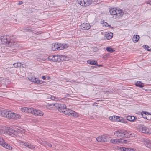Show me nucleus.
I'll use <instances>...</instances> for the list:
<instances>
[{
	"label": "nucleus",
	"mask_w": 151,
	"mask_h": 151,
	"mask_svg": "<svg viewBox=\"0 0 151 151\" xmlns=\"http://www.w3.org/2000/svg\"><path fill=\"white\" fill-rule=\"evenodd\" d=\"M114 135L120 137L129 138L131 134L125 130H119L114 132Z\"/></svg>",
	"instance_id": "f257e3e1"
},
{
	"label": "nucleus",
	"mask_w": 151,
	"mask_h": 151,
	"mask_svg": "<svg viewBox=\"0 0 151 151\" xmlns=\"http://www.w3.org/2000/svg\"><path fill=\"white\" fill-rule=\"evenodd\" d=\"M52 105L55 106L56 108V109H58V111L61 113H62V111L65 110V109L66 108V105L63 103H55L54 104H50L49 106H52Z\"/></svg>",
	"instance_id": "f03ea898"
},
{
	"label": "nucleus",
	"mask_w": 151,
	"mask_h": 151,
	"mask_svg": "<svg viewBox=\"0 0 151 151\" xmlns=\"http://www.w3.org/2000/svg\"><path fill=\"white\" fill-rule=\"evenodd\" d=\"M109 119L110 120L114 121L120 122L124 123H127V121L126 119H123L122 117L116 116H110Z\"/></svg>",
	"instance_id": "7ed1b4c3"
},
{
	"label": "nucleus",
	"mask_w": 151,
	"mask_h": 151,
	"mask_svg": "<svg viewBox=\"0 0 151 151\" xmlns=\"http://www.w3.org/2000/svg\"><path fill=\"white\" fill-rule=\"evenodd\" d=\"M18 131L14 130L12 128H9L6 129L4 132L6 134L12 137L14 135L17 136L18 132Z\"/></svg>",
	"instance_id": "20e7f679"
},
{
	"label": "nucleus",
	"mask_w": 151,
	"mask_h": 151,
	"mask_svg": "<svg viewBox=\"0 0 151 151\" xmlns=\"http://www.w3.org/2000/svg\"><path fill=\"white\" fill-rule=\"evenodd\" d=\"M8 37H9V35L1 37V40L2 43L3 44H6L7 43L8 45H12V43L10 41V39L8 38Z\"/></svg>",
	"instance_id": "39448f33"
},
{
	"label": "nucleus",
	"mask_w": 151,
	"mask_h": 151,
	"mask_svg": "<svg viewBox=\"0 0 151 151\" xmlns=\"http://www.w3.org/2000/svg\"><path fill=\"white\" fill-rule=\"evenodd\" d=\"M78 3L81 6L86 7L88 6L92 2V0H77Z\"/></svg>",
	"instance_id": "423d86ee"
},
{
	"label": "nucleus",
	"mask_w": 151,
	"mask_h": 151,
	"mask_svg": "<svg viewBox=\"0 0 151 151\" xmlns=\"http://www.w3.org/2000/svg\"><path fill=\"white\" fill-rule=\"evenodd\" d=\"M7 118L14 119H19L20 117L19 115L15 114L14 113H12L11 111H9L8 113H7Z\"/></svg>",
	"instance_id": "0eeeda50"
},
{
	"label": "nucleus",
	"mask_w": 151,
	"mask_h": 151,
	"mask_svg": "<svg viewBox=\"0 0 151 151\" xmlns=\"http://www.w3.org/2000/svg\"><path fill=\"white\" fill-rule=\"evenodd\" d=\"M28 78L30 81L34 82L35 83H36L37 84L41 83V81L40 80H39L38 78L35 77H33L32 76H29ZM41 82L42 83L43 82L42 81H41Z\"/></svg>",
	"instance_id": "6e6552de"
},
{
	"label": "nucleus",
	"mask_w": 151,
	"mask_h": 151,
	"mask_svg": "<svg viewBox=\"0 0 151 151\" xmlns=\"http://www.w3.org/2000/svg\"><path fill=\"white\" fill-rule=\"evenodd\" d=\"M108 137L105 135H103L97 137L96 139L98 142H106L107 141Z\"/></svg>",
	"instance_id": "1a4fd4ad"
},
{
	"label": "nucleus",
	"mask_w": 151,
	"mask_h": 151,
	"mask_svg": "<svg viewBox=\"0 0 151 151\" xmlns=\"http://www.w3.org/2000/svg\"><path fill=\"white\" fill-rule=\"evenodd\" d=\"M21 145H24V146L30 148H34L35 147L31 144H29L28 142H22L21 143Z\"/></svg>",
	"instance_id": "9d476101"
},
{
	"label": "nucleus",
	"mask_w": 151,
	"mask_h": 151,
	"mask_svg": "<svg viewBox=\"0 0 151 151\" xmlns=\"http://www.w3.org/2000/svg\"><path fill=\"white\" fill-rule=\"evenodd\" d=\"M113 35V33L111 32H106L104 35L105 40H108L111 39Z\"/></svg>",
	"instance_id": "9b49d317"
},
{
	"label": "nucleus",
	"mask_w": 151,
	"mask_h": 151,
	"mask_svg": "<svg viewBox=\"0 0 151 151\" xmlns=\"http://www.w3.org/2000/svg\"><path fill=\"white\" fill-rule=\"evenodd\" d=\"M33 114L35 115L42 116L43 115V113L39 110L34 109Z\"/></svg>",
	"instance_id": "f8f14e48"
},
{
	"label": "nucleus",
	"mask_w": 151,
	"mask_h": 151,
	"mask_svg": "<svg viewBox=\"0 0 151 151\" xmlns=\"http://www.w3.org/2000/svg\"><path fill=\"white\" fill-rule=\"evenodd\" d=\"M90 26L89 23H85L82 24L81 28L83 30H88L90 28Z\"/></svg>",
	"instance_id": "ddd939ff"
},
{
	"label": "nucleus",
	"mask_w": 151,
	"mask_h": 151,
	"mask_svg": "<svg viewBox=\"0 0 151 151\" xmlns=\"http://www.w3.org/2000/svg\"><path fill=\"white\" fill-rule=\"evenodd\" d=\"M144 144L147 147L151 149V140L145 139Z\"/></svg>",
	"instance_id": "4468645a"
},
{
	"label": "nucleus",
	"mask_w": 151,
	"mask_h": 151,
	"mask_svg": "<svg viewBox=\"0 0 151 151\" xmlns=\"http://www.w3.org/2000/svg\"><path fill=\"white\" fill-rule=\"evenodd\" d=\"M65 110L63 111H62V113H64V114H65V115H68L70 116V114H71V113L72 112L73 113V111L71 110L67 109V108H66V109H65Z\"/></svg>",
	"instance_id": "2eb2a0df"
},
{
	"label": "nucleus",
	"mask_w": 151,
	"mask_h": 151,
	"mask_svg": "<svg viewBox=\"0 0 151 151\" xmlns=\"http://www.w3.org/2000/svg\"><path fill=\"white\" fill-rule=\"evenodd\" d=\"M127 119L130 122H133L134 120L136 121H139V120L137 119V118H135V117L133 116H127Z\"/></svg>",
	"instance_id": "dca6fc26"
},
{
	"label": "nucleus",
	"mask_w": 151,
	"mask_h": 151,
	"mask_svg": "<svg viewBox=\"0 0 151 151\" xmlns=\"http://www.w3.org/2000/svg\"><path fill=\"white\" fill-rule=\"evenodd\" d=\"M116 12H117V14L116 16H117V18L120 17L122 16L124 13L120 9H116Z\"/></svg>",
	"instance_id": "f3484780"
},
{
	"label": "nucleus",
	"mask_w": 151,
	"mask_h": 151,
	"mask_svg": "<svg viewBox=\"0 0 151 151\" xmlns=\"http://www.w3.org/2000/svg\"><path fill=\"white\" fill-rule=\"evenodd\" d=\"M9 111L5 110H0V116L7 118Z\"/></svg>",
	"instance_id": "a211bd4d"
},
{
	"label": "nucleus",
	"mask_w": 151,
	"mask_h": 151,
	"mask_svg": "<svg viewBox=\"0 0 151 151\" xmlns=\"http://www.w3.org/2000/svg\"><path fill=\"white\" fill-rule=\"evenodd\" d=\"M142 133H145L146 134H149L150 133L149 129L145 127H142Z\"/></svg>",
	"instance_id": "6ab92c4d"
},
{
	"label": "nucleus",
	"mask_w": 151,
	"mask_h": 151,
	"mask_svg": "<svg viewBox=\"0 0 151 151\" xmlns=\"http://www.w3.org/2000/svg\"><path fill=\"white\" fill-rule=\"evenodd\" d=\"M116 8H112L110 9L109 10V12L112 15H116L117 14L116 12Z\"/></svg>",
	"instance_id": "aec40b11"
},
{
	"label": "nucleus",
	"mask_w": 151,
	"mask_h": 151,
	"mask_svg": "<svg viewBox=\"0 0 151 151\" xmlns=\"http://www.w3.org/2000/svg\"><path fill=\"white\" fill-rule=\"evenodd\" d=\"M87 63H88L91 65H98L97 61L92 60H88L87 61Z\"/></svg>",
	"instance_id": "412c9836"
},
{
	"label": "nucleus",
	"mask_w": 151,
	"mask_h": 151,
	"mask_svg": "<svg viewBox=\"0 0 151 151\" xmlns=\"http://www.w3.org/2000/svg\"><path fill=\"white\" fill-rule=\"evenodd\" d=\"M6 69L8 70H7V71L11 74L14 73V72L15 71L14 68L13 66L10 68L8 67V68Z\"/></svg>",
	"instance_id": "4be33fe9"
},
{
	"label": "nucleus",
	"mask_w": 151,
	"mask_h": 151,
	"mask_svg": "<svg viewBox=\"0 0 151 151\" xmlns=\"http://www.w3.org/2000/svg\"><path fill=\"white\" fill-rule=\"evenodd\" d=\"M59 48H60V47L57 44H54V45H52V50L53 51L58 50Z\"/></svg>",
	"instance_id": "5701e85b"
},
{
	"label": "nucleus",
	"mask_w": 151,
	"mask_h": 151,
	"mask_svg": "<svg viewBox=\"0 0 151 151\" xmlns=\"http://www.w3.org/2000/svg\"><path fill=\"white\" fill-rule=\"evenodd\" d=\"M127 141L126 140H123V139H116V143H126V142Z\"/></svg>",
	"instance_id": "b1692460"
},
{
	"label": "nucleus",
	"mask_w": 151,
	"mask_h": 151,
	"mask_svg": "<svg viewBox=\"0 0 151 151\" xmlns=\"http://www.w3.org/2000/svg\"><path fill=\"white\" fill-rule=\"evenodd\" d=\"M136 86L140 88H142L144 86V84L141 82L137 81L135 83Z\"/></svg>",
	"instance_id": "393cba45"
},
{
	"label": "nucleus",
	"mask_w": 151,
	"mask_h": 151,
	"mask_svg": "<svg viewBox=\"0 0 151 151\" xmlns=\"http://www.w3.org/2000/svg\"><path fill=\"white\" fill-rule=\"evenodd\" d=\"M57 56L58 57V60L57 62H60L61 61H63L64 60V56L62 55H57Z\"/></svg>",
	"instance_id": "a878e982"
},
{
	"label": "nucleus",
	"mask_w": 151,
	"mask_h": 151,
	"mask_svg": "<svg viewBox=\"0 0 151 151\" xmlns=\"http://www.w3.org/2000/svg\"><path fill=\"white\" fill-rule=\"evenodd\" d=\"M148 114V112H145L144 111H142L141 113V114L142 117L145 119H146L147 120L148 119L147 117V116L146 115Z\"/></svg>",
	"instance_id": "bb28decb"
},
{
	"label": "nucleus",
	"mask_w": 151,
	"mask_h": 151,
	"mask_svg": "<svg viewBox=\"0 0 151 151\" xmlns=\"http://www.w3.org/2000/svg\"><path fill=\"white\" fill-rule=\"evenodd\" d=\"M139 38V36L138 35H136L133 38V40L134 42H137Z\"/></svg>",
	"instance_id": "cd10ccee"
},
{
	"label": "nucleus",
	"mask_w": 151,
	"mask_h": 151,
	"mask_svg": "<svg viewBox=\"0 0 151 151\" xmlns=\"http://www.w3.org/2000/svg\"><path fill=\"white\" fill-rule=\"evenodd\" d=\"M27 113H30L33 114L34 109V108H32L29 107H27Z\"/></svg>",
	"instance_id": "c85d7f7f"
},
{
	"label": "nucleus",
	"mask_w": 151,
	"mask_h": 151,
	"mask_svg": "<svg viewBox=\"0 0 151 151\" xmlns=\"http://www.w3.org/2000/svg\"><path fill=\"white\" fill-rule=\"evenodd\" d=\"M13 66L15 68L21 67L22 64L20 63H17L13 64Z\"/></svg>",
	"instance_id": "c756f323"
},
{
	"label": "nucleus",
	"mask_w": 151,
	"mask_h": 151,
	"mask_svg": "<svg viewBox=\"0 0 151 151\" xmlns=\"http://www.w3.org/2000/svg\"><path fill=\"white\" fill-rule=\"evenodd\" d=\"M106 50L107 51L110 52L111 53H112L115 51L114 50L110 47H107L106 48Z\"/></svg>",
	"instance_id": "7c9ffc66"
},
{
	"label": "nucleus",
	"mask_w": 151,
	"mask_h": 151,
	"mask_svg": "<svg viewBox=\"0 0 151 151\" xmlns=\"http://www.w3.org/2000/svg\"><path fill=\"white\" fill-rule=\"evenodd\" d=\"M71 114H70V116H73L74 117H76L78 116V114L75 112V111H73V113L72 112L71 113Z\"/></svg>",
	"instance_id": "2f4dec72"
},
{
	"label": "nucleus",
	"mask_w": 151,
	"mask_h": 151,
	"mask_svg": "<svg viewBox=\"0 0 151 151\" xmlns=\"http://www.w3.org/2000/svg\"><path fill=\"white\" fill-rule=\"evenodd\" d=\"M4 147L5 148L10 150L12 149V147H11L9 145L7 144L6 142L5 145V146H4Z\"/></svg>",
	"instance_id": "473e14b6"
},
{
	"label": "nucleus",
	"mask_w": 151,
	"mask_h": 151,
	"mask_svg": "<svg viewBox=\"0 0 151 151\" xmlns=\"http://www.w3.org/2000/svg\"><path fill=\"white\" fill-rule=\"evenodd\" d=\"M6 142L4 141L3 139H1V140L0 141V145L4 147Z\"/></svg>",
	"instance_id": "72a5a7b5"
},
{
	"label": "nucleus",
	"mask_w": 151,
	"mask_h": 151,
	"mask_svg": "<svg viewBox=\"0 0 151 151\" xmlns=\"http://www.w3.org/2000/svg\"><path fill=\"white\" fill-rule=\"evenodd\" d=\"M52 59V61L54 62H57L58 60V57L57 56V55H53Z\"/></svg>",
	"instance_id": "f704fd0d"
},
{
	"label": "nucleus",
	"mask_w": 151,
	"mask_h": 151,
	"mask_svg": "<svg viewBox=\"0 0 151 151\" xmlns=\"http://www.w3.org/2000/svg\"><path fill=\"white\" fill-rule=\"evenodd\" d=\"M27 107H24V108H21V110L22 112H24L27 113Z\"/></svg>",
	"instance_id": "c9c22d12"
},
{
	"label": "nucleus",
	"mask_w": 151,
	"mask_h": 151,
	"mask_svg": "<svg viewBox=\"0 0 151 151\" xmlns=\"http://www.w3.org/2000/svg\"><path fill=\"white\" fill-rule=\"evenodd\" d=\"M144 47L145 49L147 50V51H150V50H151V49H149V46L146 45H145L144 46Z\"/></svg>",
	"instance_id": "e433bc0d"
},
{
	"label": "nucleus",
	"mask_w": 151,
	"mask_h": 151,
	"mask_svg": "<svg viewBox=\"0 0 151 151\" xmlns=\"http://www.w3.org/2000/svg\"><path fill=\"white\" fill-rule=\"evenodd\" d=\"M46 146H47L49 147H52V145L48 142H46L45 143Z\"/></svg>",
	"instance_id": "4c0bfd02"
},
{
	"label": "nucleus",
	"mask_w": 151,
	"mask_h": 151,
	"mask_svg": "<svg viewBox=\"0 0 151 151\" xmlns=\"http://www.w3.org/2000/svg\"><path fill=\"white\" fill-rule=\"evenodd\" d=\"M110 142L113 143H116V139H111L110 140Z\"/></svg>",
	"instance_id": "58836bf2"
},
{
	"label": "nucleus",
	"mask_w": 151,
	"mask_h": 151,
	"mask_svg": "<svg viewBox=\"0 0 151 151\" xmlns=\"http://www.w3.org/2000/svg\"><path fill=\"white\" fill-rule=\"evenodd\" d=\"M53 55H51V56H49L48 57V60H52V59L53 58Z\"/></svg>",
	"instance_id": "ea45409f"
},
{
	"label": "nucleus",
	"mask_w": 151,
	"mask_h": 151,
	"mask_svg": "<svg viewBox=\"0 0 151 151\" xmlns=\"http://www.w3.org/2000/svg\"><path fill=\"white\" fill-rule=\"evenodd\" d=\"M133 149H131L129 148H126V151H131Z\"/></svg>",
	"instance_id": "a19ab883"
},
{
	"label": "nucleus",
	"mask_w": 151,
	"mask_h": 151,
	"mask_svg": "<svg viewBox=\"0 0 151 151\" xmlns=\"http://www.w3.org/2000/svg\"><path fill=\"white\" fill-rule=\"evenodd\" d=\"M51 99L53 100H55V99H57V98H56L55 96H52L51 97Z\"/></svg>",
	"instance_id": "79ce46f5"
},
{
	"label": "nucleus",
	"mask_w": 151,
	"mask_h": 151,
	"mask_svg": "<svg viewBox=\"0 0 151 151\" xmlns=\"http://www.w3.org/2000/svg\"><path fill=\"white\" fill-rule=\"evenodd\" d=\"M117 148H118V150H120L121 151H122V150H124V148L123 147H118Z\"/></svg>",
	"instance_id": "37998d69"
},
{
	"label": "nucleus",
	"mask_w": 151,
	"mask_h": 151,
	"mask_svg": "<svg viewBox=\"0 0 151 151\" xmlns=\"http://www.w3.org/2000/svg\"><path fill=\"white\" fill-rule=\"evenodd\" d=\"M148 117H150V118L148 119L147 120H151V115H148Z\"/></svg>",
	"instance_id": "c03bdc74"
},
{
	"label": "nucleus",
	"mask_w": 151,
	"mask_h": 151,
	"mask_svg": "<svg viewBox=\"0 0 151 151\" xmlns=\"http://www.w3.org/2000/svg\"><path fill=\"white\" fill-rule=\"evenodd\" d=\"M147 4H149L150 5H151V0H150V1H149V2H147Z\"/></svg>",
	"instance_id": "a18cd8bd"
},
{
	"label": "nucleus",
	"mask_w": 151,
	"mask_h": 151,
	"mask_svg": "<svg viewBox=\"0 0 151 151\" xmlns=\"http://www.w3.org/2000/svg\"><path fill=\"white\" fill-rule=\"evenodd\" d=\"M23 3V2L22 1H19V5L22 4Z\"/></svg>",
	"instance_id": "49530a36"
},
{
	"label": "nucleus",
	"mask_w": 151,
	"mask_h": 151,
	"mask_svg": "<svg viewBox=\"0 0 151 151\" xmlns=\"http://www.w3.org/2000/svg\"><path fill=\"white\" fill-rule=\"evenodd\" d=\"M42 79H43V80H45V79H46V77H45V76H43L42 77Z\"/></svg>",
	"instance_id": "de8ad7c7"
},
{
	"label": "nucleus",
	"mask_w": 151,
	"mask_h": 151,
	"mask_svg": "<svg viewBox=\"0 0 151 151\" xmlns=\"http://www.w3.org/2000/svg\"><path fill=\"white\" fill-rule=\"evenodd\" d=\"M24 65V64H22V66H21V67H20V68H24V67L23 66V65Z\"/></svg>",
	"instance_id": "09e8293b"
},
{
	"label": "nucleus",
	"mask_w": 151,
	"mask_h": 151,
	"mask_svg": "<svg viewBox=\"0 0 151 151\" xmlns=\"http://www.w3.org/2000/svg\"><path fill=\"white\" fill-rule=\"evenodd\" d=\"M147 117L148 118H150V117H148V115H151V114H149V113H148V114H147Z\"/></svg>",
	"instance_id": "8fccbe9b"
},
{
	"label": "nucleus",
	"mask_w": 151,
	"mask_h": 151,
	"mask_svg": "<svg viewBox=\"0 0 151 151\" xmlns=\"http://www.w3.org/2000/svg\"><path fill=\"white\" fill-rule=\"evenodd\" d=\"M123 148H124V150H122V151H126V148H125V147H123Z\"/></svg>",
	"instance_id": "3c124183"
},
{
	"label": "nucleus",
	"mask_w": 151,
	"mask_h": 151,
	"mask_svg": "<svg viewBox=\"0 0 151 151\" xmlns=\"http://www.w3.org/2000/svg\"><path fill=\"white\" fill-rule=\"evenodd\" d=\"M102 66H103V65H98V66L99 67H100Z\"/></svg>",
	"instance_id": "603ef678"
},
{
	"label": "nucleus",
	"mask_w": 151,
	"mask_h": 151,
	"mask_svg": "<svg viewBox=\"0 0 151 151\" xmlns=\"http://www.w3.org/2000/svg\"><path fill=\"white\" fill-rule=\"evenodd\" d=\"M1 139H3L0 136V141L1 140Z\"/></svg>",
	"instance_id": "864d4df0"
},
{
	"label": "nucleus",
	"mask_w": 151,
	"mask_h": 151,
	"mask_svg": "<svg viewBox=\"0 0 151 151\" xmlns=\"http://www.w3.org/2000/svg\"><path fill=\"white\" fill-rule=\"evenodd\" d=\"M108 27H111V26L109 25H108Z\"/></svg>",
	"instance_id": "5fc2aeb1"
},
{
	"label": "nucleus",
	"mask_w": 151,
	"mask_h": 151,
	"mask_svg": "<svg viewBox=\"0 0 151 151\" xmlns=\"http://www.w3.org/2000/svg\"><path fill=\"white\" fill-rule=\"evenodd\" d=\"M94 67H93V66H91V68H93Z\"/></svg>",
	"instance_id": "6e6d98bb"
},
{
	"label": "nucleus",
	"mask_w": 151,
	"mask_h": 151,
	"mask_svg": "<svg viewBox=\"0 0 151 151\" xmlns=\"http://www.w3.org/2000/svg\"><path fill=\"white\" fill-rule=\"evenodd\" d=\"M106 24H107V23H106Z\"/></svg>",
	"instance_id": "4d7b16f0"
},
{
	"label": "nucleus",
	"mask_w": 151,
	"mask_h": 151,
	"mask_svg": "<svg viewBox=\"0 0 151 151\" xmlns=\"http://www.w3.org/2000/svg\"><path fill=\"white\" fill-rule=\"evenodd\" d=\"M150 50V51H151V50Z\"/></svg>",
	"instance_id": "13d9d810"
}]
</instances>
